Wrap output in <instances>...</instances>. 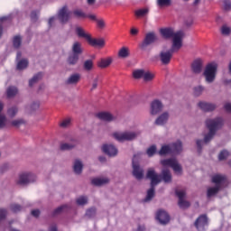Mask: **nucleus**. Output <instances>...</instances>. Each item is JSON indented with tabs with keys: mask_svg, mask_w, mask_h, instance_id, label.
<instances>
[{
	"mask_svg": "<svg viewBox=\"0 0 231 231\" xmlns=\"http://www.w3.org/2000/svg\"><path fill=\"white\" fill-rule=\"evenodd\" d=\"M206 125L209 132L204 136V140H196V146L199 154H201L203 145L210 143V141L214 138V136H216V133H217V131L223 127V118L217 117L214 119H208L206 121Z\"/></svg>",
	"mask_w": 231,
	"mask_h": 231,
	"instance_id": "nucleus-1",
	"label": "nucleus"
},
{
	"mask_svg": "<svg viewBox=\"0 0 231 231\" xmlns=\"http://www.w3.org/2000/svg\"><path fill=\"white\" fill-rule=\"evenodd\" d=\"M160 34L162 39L169 41L172 39V43L177 42L179 46H183V39H185V32L183 31L174 32L172 27H164L160 29Z\"/></svg>",
	"mask_w": 231,
	"mask_h": 231,
	"instance_id": "nucleus-2",
	"label": "nucleus"
},
{
	"mask_svg": "<svg viewBox=\"0 0 231 231\" xmlns=\"http://www.w3.org/2000/svg\"><path fill=\"white\" fill-rule=\"evenodd\" d=\"M146 178L151 180L150 189L147 190L146 197L143 199L144 203H149V201H152V199L156 195V185L162 183V180L158 179V173L154 169L148 170L146 173Z\"/></svg>",
	"mask_w": 231,
	"mask_h": 231,
	"instance_id": "nucleus-3",
	"label": "nucleus"
},
{
	"mask_svg": "<svg viewBox=\"0 0 231 231\" xmlns=\"http://www.w3.org/2000/svg\"><path fill=\"white\" fill-rule=\"evenodd\" d=\"M82 53H84L82 43L79 42H74L71 47V52L69 53L67 58V64L69 66H77Z\"/></svg>",
	"mask_w": 231,
	"mask_h": 231,
	"instance_id": "nucleus-4",
	"label": "nucleus"
},
{
	"mask_svg": "<svg viewBox=\"0 0 231 231\" xmlns=\"http://www.w3.org/2000/svg\"><path fill=\"white\" fill-rule=\"evenodd\" d=\"M181 46L178 44L177 42H174L173 44H171V48L168 51H162L159 54V59L163 64V66H167L171 64V60L172 59V55H174L175 51H180L181 50Z\"/></svg>",
	"mask_w": 231,
	"mask_h": 231,
	"instance_id": "nucleus-5",
	"label": "nucleus"
},
{
	"mask_svg": "<svg viewBox=\"0 0 231 231\" xmlns=\"http://www.w3.org/2000/svg\"><path fill=\"white\" fill-rule=\"evenodd\" d=\"M217 75V63L211 62L208 63L203 72V77L208 84H212L216 80V76Z\"/></svg>",
	"mask_w": 231,
	"mask_h": 231,
	"instance_id": "nucleus-6",
	"label": "nucleus"
},
{
	"mask_svg": "<svg viewBox=\"0 0 231 231\" xmlns=\"http://www.w3.org/2000/svg\"><path fill=\"white\" fill-rule=\"evenodd\" d=\"M35 181H37V176L32 172L25 171L19 175L16 185L19 187H28L30 183H35Z\"/></svg>",
	"mask_w": 231,
	"mask_h": 231,
	"instance_id": "nucleus-7",
	"label": "nucleus"
},
{
	"mask_svg": "<svg viewBox=\"0 0 231 231\" xmlns=\"http://www.w3.org/2000/svg\"><path fill=\"white\" fill-rule=\"evenodd\" d=\"M158 41H160V38L158 37V35H156L155 32H148L145 34V37L141 42V44L139 45V48L143 51H145L148 46H151V44H154V42H158Z\"/></svg>",
	"mask_w": 231,
	"mask_h": 231,
	"instance_id": "nucleus-8",
	"label": "nucleus"
},
{
	"mask_svg": "<svg viewBox=\"0 0 231 231\" xmlns=\"http://www.w3.org/2000/svg\"><path fill=\"white\" fill-rule=\"evenodd\" d=\"M113 138L117 142H131L133 140H136L138 134L134 132H116L112 134Z\"/></svg>",
	"mask_w": 231,
	"mask_h": 231,
	"instance_id": "nucleus-9",
	"label": "nucleus"
},
{
	"mask_svg": "<svg viewBox=\"0 0 231 231\" xmlns=\"http://www.w3.org/2000/svg\"><path fill=\"white\" fill-rule=\"evenodd\" d=\"M155 219L165 226V225H169L171 223V215L165 209H158L155 214Z\"/></svg>",
	"mask_w": 231,
	"mask_h": 231,
	"instance_id": "nucleus-10",
	"label": "nucleus"
},
{
	"mask_svg": "<svg viewBox=\"0 0 231 231\" xmlns=\"http://www.w3.org/2000/svg\"><path fill=\"white\" fill-rule=\"evenodd\" d=\"M70 12L68 10V5H64L58 12V19L60 24H68L70 19Z\"/></svg>",
	"mask_w": 231,
	"mask_h": 231,
	"instance_id": "nucleus-11",
	"label": "nucleus"
},
{
	"mask_svg": "<svg viewBox=\"0 0 231 231\" xmlns=\"http://www.w3.org/2000/svg\"><path fill=\"white\" fill-rule=\"evenodd\" d=\"M132 174L136 180H143V168L140 166V162L135 159H133L132 161Z\"/></svg>",
	"mask_w": 231,
	"mask_h": 231,
	"instance_id": "nucleus-12",
	"label": "nucleus"
},
{
	"mask_svg": "<svg viewBox=\"0 0 231 231\" xmlns=\"http://www.w3.org/2000/svg\"><path fill=\"white\" fill-rule=\"evenodd\" d=\"M158 180H162L164 183H172V173L168 167H164L161 171V174L158 175Z\"/></svg>",
	"mask_w": 231,
	"mask_h": 231,
	"instance_id": "nucleus-13",
	"label": "nucleus"
},
{
	"mask_svg": "<svg viewBox=\"0 0 231 231\" xmlns=\"http://www.w3.org/2000/svg\"><path fill=\"white\" fill-rule=\"evenodd\" d=\"M208 226V217L207 215H200L194 222V226L197 230H204L205 226Z\"/></svg>",
	"mask_w": 231,
	"mask_h": 231,
	"instance_id": "nucleus-14",
	"label": "nucleus"
},
{
	"mask_svg": "<svg viewBox=\"0 0 231 231\" xmlns=\"http://www.w3.org/2000/svg\"><path fill=\"white\" fill-rule=\"evenodd\" d=\"M198 106L201 111H204V113H212V111L217 109V105L207 101H200Z\"/></svg>",
	"mask_w": 231,
	"mask_h": 231,
	"instance_id": "nucleus-15",
	"label": "nucleus"
},
{
	"mask_svg": "<svg viewBox=\"0 0 231 231\" xmlns=\"http://www.w3.org/2000/svg\"><path fill=\"white\" fill-rule=\"evenodd\" d=\"M212 183H215V187H218L221 189L227 183L226 176L222 175V174L213 175L212 176Z\"/></svg>",
	"mask_w": 231,
	"mask_h": 231,
	"instance_id": "nucleus-16",
	"label": "nucleus"
},
{
	"mask_svg": "<svg viewBox=\"0 0 231 231\" xmlns=\"http://www.w3.org/2000/svg\"><path fill=\"white\" fill-rule=\"evenodd\" d=\"M163 111V104L162 101L155 99L151 103V108L150 113L152 115V116H155V115H158L159 113H162Z\"/></svg>",
	"mask_w": 231,
	"mask_h": 231,
	"instance_id": "nucleus-17",
	"label": "nucleus"
},
{
	"mask_svg": "<svg viewBox=\"0 0 231 231\" xmlns=\"http://www.w3.org/2000/svg\"><path fill=\"white\" fill-rule=\"evenodd\" d=\"M102 151L105 154L110 156V158H113L118 154V149L113 144H104L102 146Z\"/></svg>",
	"mask_w": 231,
	"mask_h": 231,
	"instance_id": "nucleus-18",
	"label": "nucleus"
},
{
	"mask_svg": "<svg viewBox=\"0 0 231 231\" xmlns=\"http://www.w3.org/2000/svg\"><path fill=\"white\" fill-rule=\"evenodd\" d=\"M41 107V102L39 101H32L25 106V113L27 115H33L36 111H39Z\"/></svg>",
	"mask_w": 231,
	"mask_h": 231,
	"instance_id": "nucleus-19",
	"label": "nucleus"
},
{
	"mask_svg": "<svg viewBox=\"0 0 231 231\" xmlns=\"http://www.w3.org/2000/svg\"><path fill=\"white\" fill-rule=\"evenodd\" d=\"M81 75L79 73L71 74L66 80V86H77L80 82Z\"/></svg>",
	"mask_w": 231,
	"mask_h": 231,
	"instance_id": "nucleus-20",
	"label": "nucleus"
},
{
	"mask_svg": "<svg viewBox=\"0 0 231 231\" xmlns=\"http://www.w3.org/2000/svg\"><path fill=\"white\" fill-rule=\"evenodd\" d=\"M191 71L194 75H199L203 71V60L198 59L191 63Z\"/></svg>",
	"mask_w": 231,
	"mask_h": 231,
	"instance_id": "nucleus-21",
	"label": "nucleus"
},
{
	"mask_svg": "<svg viewBox=\"0 0 231 231\" xmlns=\"http://www.w3.org/2000/svg\"><path fill=\"white\" fill-rule=\"evenodd\" d=\"M97 116L99 118V120H103V122H115L117 118L116 116H114L108 112H100L97 114Z\"/></svg>",
	"mask_w": 231,
	"mask_h": 231,
	"instance_id": "nucleus-22",
	"label": "nucleus"
},
{
	"mask_svg": "<svg viewBox=\"0 0 231 231\" xmlns=\"http://www.w3.org/2000/svg\"><path fill=\"white\" fill-rule=\"evenodd\" d=\"M109 181V178L107 177L94 178L91 180V184L94 185V187H104V185H107Z\"/></svg>",
	"mask_w": 231,
	"mask_h": 231,
	"instance_id": "nucleus-23",
	"label": "nucleus"
},
{
	"mask_svg": "<svg viewBox=\"0 0 231 231\" xmlns=\"http://www.w3.org/2000/svg\"><path fill=\"white\" fill-rule=\"evenodd\" d=\"M169 112H164L161 114L155 120V125H165L169 122Z\"/></svg>",
	"mask_w": 231,
	"mask_h": 231,
	"instance_id": "nucleus-24",
	"label": "nucleus"
},
{
	"mask_svg": "<svg viewBox=\"0 0 231 231\" xmlns=\"http://www.w3.org/2000/svg\"><path fill=\"white\" fill-rule=\"evenodd\" d=\"M79 143L73 139L71 143H63L60 145V151H73Z\"/></svg>",
	"mask_w": 231,
	"mask_h": 231,
	"instance_id": "nucleus-25",
	"label": "nucleus"
},
{
	"mask_svg": "<svg viewBox=\"0 0 231 231\" xmlns=\"http://www.w3.org/2000/svg\"><path fill=\"white\" fill-rule=\"evenodd\" d=\"M171 150V154H180L183 151V144L181 143V141H177L176 143H173L171 145H170Z\"/></svg>",
	"mask_w": 231,
	"mask_h": 231,
	"instance_id": "nucleus-26",
	"label": "nucleus"
},
{
	"mask_svg": "<svg viewBox=\"0 0 231 231\" xmlns=\"http://www.w3.org/2000/svg\"><path fill=\"white\" fill-rule=\"evenodd\" d=\"M88 44H90V46H94V47H98V48H104V46H106V41H104V39H95L92 38L90 36V38L88 39Z\"/></svg>",
	"mask_w": 231,
	"mask_h": 231,
	"instance_id": "nucleus-27",
	"label": "nucleus"
},
{
	"mask_svg": "<svg viewBox=\"0 0 231 231\" xmlns=\"http://www.w3.org/2000/svg\"><path fill=\"white\" fill-rule=\"evenodd\" d=\"M69 210H71V207L69 206V204H64V205L58 207L56 209H54L52 212V216L53 217L59 216V215L62 214V212H68Z\"/></svg>",
	"mask_w": 231,
	"mask_h": 231,
	"instance_id": "nucleus-28",
	"label": "nucleus"
},
{
	"mask_svg": "<svg viewBox=\"0 0 231 231\" xmlns=\"http://www.w3.org/2000/svg\"><path fill=\"white\" fill-rule=\"evenodd\" d=\"M75 32L78 37H79L80 39H86L87 42H88L91 38V34L86 32L84 28L82 27H76Z\"/></svg>",
	"mask_w": 231,
	"mask_h": 231,
	"instance_id": "nucleus-29",
	"label": "nucleus"
},
{
	"mask_svg": "<svg viewBox=\"0 0 231 231\" xmlns=\"http://www.w3.org/2000/svg\"><path fill=\"white\" fill-rule=\"evenodd\" d=\"M42 77H44V73L42 72H38L34 74L33 77L31 79H29V88H33V86H35L37 82L42 80Z\"/></svg>",
	"mask_w": 231,
	"mask_h": 231,
	"instance_id": "nucleus-30",
	"label": "nucleus"
},
{
	"mask_svg": "<svg viewBox=\"0 0 231 231\" xmlns=\"http://www.w3.org/2000/svg\"><path fill=\"white\" fill-rule=\"evenodd\" d=\"M83 169H84V164H82V161L76 160L73 164V171L75 174H77L78 176H80V174H82Z\"/></svg>",
	"mask_w": 231,
	"mask_h": 231,
	"instance_id": "nucleus-31",
	"label": "nucleus"
},
{
	"mask_svg": "<svg viewBox=\"0 0 231 231\" xmlns=\"http://www.w3.org/2000/svg\"><path fill=\"white\" fill-rule=\"evenodd\" d=\"M17 93H19V88L15 86H10L6 89L7 98H15V97H17Z\"/></svg>",
	"mask_w": 231,
	"mask_h": 231,
	"instance_id": "nucleus-32",
	"label": "nucleus"
},
{
	"mask_svg": "<svg viewBox=\"0 0 231 231\" xmlns=\"http://www.w3.org/2000/svg\"><path fill=\"white\" fill-rule=\"evenodd\" d=\"M219 190H221V188H219V186L208 188L207 190L208 199H210V198H214V196H217V194H219Z\"/></svg>",
	"mask_w": 231,
	"mask_h": 231,
	"instance_id": "nucleus-33",
	"label": "nucleus"
},
{
	"mask_svg": "<svg viewBox=\"0 0 231 231\" xmlns=\"http://www.w3.org/2000/svg\"><path fill=\"white\" fill-rule=\"evenodd\" d=\"M84 217L87 219H94V217H97V208L91 207L87 208Z\"/></svg>",
	"mask_w": 231,
	"mask_h": 231,
	"instance_id": "nucleus-34",
	"label": "nucleus"
},
{
	"mask_svg": "<svg viewBox=\"0 0 231 231\" xmlns=\"http://www.w3.org/2000/svg\"><path fill=\"white\" fill-rule=\"evenodd\" d=\"M17 113H19V106H12L7 108V116L9 118H15L17 116Z\"/></svg>",
	"mask_w": 231,
	"mask_h": 231,
	"instance_id": "nucleus-35",
	"label": "nucleus"
},
{
	"mask_svg": "<svg viewBox=\"0 0 231 231\" xmlns=\"http://www.w3.org/2000/svg\"><path fill=\"white\" fill-rule=\"evenodd\" d=\"M176 162H178L176 158L163 159L161 161V165H162L163 168L171 167L172 169Z\"/></svg>",
	"mask_w": 231,
	"mask_h": 231,
	"instance_id": "nucleus-36",
	"label": "nucleus"
},
{
	"mask_svg": "<svg viewBox=\"0 0 231 231\" xmlns=\"http://www.w3.org/2000/svg\"><path fill=\"white\" fill-rule=\"evenodd\" d=\"M29 64L30 62L28 61V59L20 60L17 62L16 69H18V71H23V69H26V68H28Z\"/></svg>",
	"mask_w": 231,
	"mask_h": 231,
	"instance_id": "nucleus-37",
	"label": "nucleus"
},
{
	"mask_svg": "<svg viewBox=\"0 0 231 231\" xmlns=\"http://www.w3.org/2000/svg\"><path fill=\"white\" fill-rule=\"evenodd\" d=\"M89 203V199L88 196H79L78 199H76V204L78 207H86Z\"/></svg>",
	"mask_w": 231,
	"mask_h": 231,
	"instance_id": "nucleus-38",
	"label": "nucleus"
},
{
	"mask_svg": "<svg viewBox=\"0 0 231 231\" xmlns=\"http://www.w3.org/2000/svg\"><path fill=\"white\" fill-rule=\"evenodd\" d=\"M23 44V37L20 34L14 36L13 46L15 50H19Z\"/></svg>",
	"mask_w": 231,
	"mask_h": 231,
	"instance_id": "nucleus-39",
	"label": "nucleus"
},
{
	"mask_svg": "<svg viewBox=\"0 0 231 231\" xmlns=\"http://www.w3.org/2000/svg\"><path fill=\"white\" fill-rule=\"evenodd\" d=\"M159 156H167V154H172L171 145H162L158 152Z\"/></svg>",
	"mask_w": 231,
	"mask_h": 231,
	"instance_id": "nucleus-40",
	"label": "nucleus"
},
{
	"mask_svg": "<svg viewBox=\"0 0 231 231\" xmlns=\"http://www.w3.org/2000/svg\"><path fill=\"white\" fill-rule=\"evenodd\" d=\"M113 63L112 58H107L106 60L102 59L99 62H97L98 68H108Z\"/></svg>",
	"mask_w": 231,
	"mask_h": 231,
	"instance_id": "nucleus-41",
	"label": "nucleus"
},
{
	"mask_svg": "<svg viewBox=\"0 0 231 231\" xmlns=\"http://www.w3.org/2000/svg\"><path fill=\"white\" fill-rule=\"evenodd\" d=\"M118 57L120 59H127L129 57V49L127 47H123L118 51Z\"/></svg>",
	"mask_w": 231,
	"mask_h": 231,
	"instance_id": "nucleus-42",
	"label": "nucleus"
},
{
	"mask_svg": "<svg viewBox=\"0 0 231 231\" xmlns=\"http://www.w3.org/2000/svg\"><path fill=\"white\" fill-rule=\"evenodd\" d=\"M171 169H173V171H174L175 174H177V176H181V174H183V168L178 162V161H176L175 164H173V167H171Z\"/></svg>",
	"mask_w": 231,
	"mask_h": 231,
	"instance_id": "nucleus-43",
	"label": "nucleus"
},
{
	"mask_svg": "<svg viewBox=\"0 0 231 231\" xmlns=\"http://www.w3.org/2000/svg\"><path fill=\"white\" fill-rule=\"evenodd\" d=\"M220 32L226 37H228L231 34V27L226 24H223L220 28Z\"/></svg>",
	"mask_w": 231,
	"mask_h": 231,
	"instance_id": "nucleus-44",
	"label": "nucleus"
},
{
	"mask_svg": "<svg viewBox=\"0 0 231 231\" xmlns=\"http://www.w3.org/2000/svg\"><path fill=\"white\" fill-rule=\"evenodd\" d=\"M171 5H172V0H157V5L159 8L171 6Z\"/></svg>",
	"mask_w": 231,
	"mask_h": 231,
	"instance_id": "nucleus-45",
	"label": "nucleus"
},
{
	"mask_svg": "<svg viewBox=\"0 0 231 231\" xmlns=\"http://www.w3.org/2000/svg\"><path fill=\"white\" fill-rule=\"evenodd\" d=\"M83 69L85 71H91L93 69V60H87L83 63Z\"/></svg>",
	"mask_w": 231,
	"mask_h": 231,
	"instance_id": "nucleus-46",
	"label": "nucleus"
},
{
	"mask_svg": "<svg viewBox=\"0 0 231 231\" xmlns=\"http://www.w3.org/2000/svg\"><path fill=\"white\" fill-rule=\"evenodd\" d=\"M203 91H205V87L203 86H198L193 88L195 97H201V95H203Z\"/></svg>",
	"mask_w": 231,
	"mask_h": 231,
	"instance_id": "nucleus-47",
	"label": "nucleus"
},
{
	"mask_svg": "<svg viewBox=\"0 0 231 231\" xmlns=\"http://www.w3.org/2000/svg\"><path fill=\"white\" fill-rule=\"evenodd\" d=\"M156 151H157L156 144H152L147 149L146 154L149 156V158H152V156L155 155Z\"/></svg>",
	"mask_w": 231,
	"mask_h": 231,
	"instance_id": "nucleus-48",
	"label": "nucleus"
},
{
	"mask_svg": "<svg viewBox=\"0 0 231 231\" xmlns=\"http://www.w3.org/2000/svg\"><path fill=\"white\" fill-rule=\"evenodd\" d=\"M23 124H26V121H24V119H23V118L13 120L11 122V125L13 127H21V125H23Z\"/></svg>",
	"mask_w": 231,
	"mask_h": 231,
	"instance_id": "nucleus-49",
	"label": "nucleus"
},
{
	"mask_svg": "<svg viewBox=\"0 0 231 231\" xmlns=\"http://www.w3.org/2000/svg\"><path fill=\"white\" fill-rule=\"evenodd\" d=\"M149 14V8L139 9L135 11L136 17H145Z\"/></svg>",
	"mask_w": 231,
	"mask_h": 231,
	"instance_id": "nucleus-50",
	"label": "nucleus"
},
{
	"mask_svg": "<svg viewBox=\"0 0 231 231\" xmlns=\"http://www.w3.org/2000/svg\"><path fill=\"white\" fill-rule=\"evenodd\" d=\"M178 205H179L180 208L185 209V208H189V207H190V202H189L185 199H182L179 200Z\"/></svg>",
	"mask_w": 231,
	"mask_h": 231,
	"instance_id": "nucleus-51",
	"label": "nucleus"
},
{
	"mask_svg": "<svg viewBox=\"0 0 231 231\" xmlns=\"http://www.w3.org/2000/svg\"><path fill=\"white\" fill-rule=\"evenodd\" d=\"M10 210L14 212V214H17V212H21L23 210V206L19 204H11L10 205Z\"/></svg>",
	"mask_w": 231,
	"mask_h": 231,
	"instance_id": "nucleus-52",
	"label": "nucleus"
},
{
	"mask_svg": "<svg viewBox=\"0 0 231 231\" xmlns=\"http://www.w3.org/2000/svg\"><path fill=\"white\" fill-rule=\"evenodd\" d=\"M228 156H230V152H228L226 150H223L218 154V160L219 162H223L224 160H226Z\"/></svg>",
	"mask_w": 231,
	"mask_h": 231,
	"instance_id": "nucleus-53",
	"label": "nucleus"
},
{
	"mask_svg": "<svg viewBox=\"0 0 231 231\" xmlns=\"http://www.w3.org/2000/svg\"><path fill=\"white\" fill-rule=\"evenodd\" d=\"M144 74H145L144 69H137V70H134L133 73L134 79H143Z\"/></svg>",
	"mask_w": 231,
	"mask_h": 231,
	"instance_id": "nucleus-54",
	"label": "nucleus"
},
{
	"mask_svg": "<svg viewBox=\"0 0 231 231\" xmlns=\"http://www.w3.org/2000/svg\"><path fill=\"white\" fill-rule=\"evenodd\" d=\"M143 80L144 82H151L152 79H154V74L149 72V71H144V76H143Z\"/></svg>",
	"mask_w": 231,
	"mask_h": 231,
	"instance_id": "nucleus-55",
	"label": "nucleus"
},
{
	"mask_svg": "<svg viewBox=\"0 0 231 231\" xmlns=\"http://www.w3.org/2000/svg\"><path fill=\"white\" fill-rule=\"evenodd\" d=\"M98 82H100V77L97 76L92 80V88H90V91H95V89H97V88H98Z\"/></svg>",
	"mask_w": 231,
	"mask_h": 231,
	"instance_id": "nucleus-56",
	"label": "nucleus"
},
{
	"mask_svg": "<svg viewBox=\"0 0 231 231\" xmlns=\"http://www.w3.org/2000/svg\"><path fill=\"white\" fill-rule=\"evenodd\" d=\"M69 125H71V118H66L60 124V126H61L63 129L69 127Z\"/></svg>",
	"mask_w": 231,
	"mask_h": 231,
	"instance_id": "nucleus-57",
	"label": "nucleus"
},
{
	"mask_svg": "<svg viewBox=\"0 0 231 231\" xmlns=\"http://www.w3.org/2000/svg\"><path fill=\"white\" fill-rule=\"evenodd\" d=\"M73 14L75 17H81L82 19H86L88 17V14L82 12V10H75Z\"/></svg>",
	"mask_w": 231,
	"mask_h": 231,
	"instance_id": "nucleus-58",
	"label": "nucleus"
},
{
	"mask_svg": "<svg viewBox=\"0 0 231 231\" xmlns=\"http://www.w3.org/2000/svg\"><path fill=\"white\" fill-rule=\"evenodd\" d=\"M177 198H179V200L185 199V196H187V193L185 190H176L175 191Z\"/></svg>",
	"mask_w": 231,
	"mask_h": 231,
	"instance_id": "nucleus-59",
	"label": "nucleus"
},
{
	"mask_svg": "<svg viewBox=\"0 0 231 231\" xmlns=\"http://www.w3.org/2000/svg\"><path fill=\"white\" fill-rule=\"evenodd\" d=\"M8 211L5 208H0V223L1 221L6 219Z\"/></svg>",
	"mask_w": 231,
	"mask_h": 231,
	"instance_id": "nucleus-60",
	"label": "nucleus"
},
{
	"mask_svg": "<svg viewBox=\"0 0 231 231\" xmlns=\"http://www.w3.org/2000/svg\"><path fill=\"white\" fill-rule=\"evenodd\" d=\"M6 127V116H0V129Z\"/></svg>",
	"mask_w": 231,
	"mask_h": 231,
	"instance_id": "nucleus-61",
	"label": "nucleus"
},
{
	"mask_svg": "<svg viewBox=\"0 0 231 231\" xmlns=\"http://www.w3.org/2000/svg\"><path fill=\"white\" fill-rule=\"evenodd\" d=\"M224 10H226V12H230V10H231L230 0H224Z\"/></svg>",
	"mask_w": 231,
	"mask_h": 231,
	"instance_id": "nucleus-62",
	"label": "nucleus"
},
{
	"mask_svg": "<svg viewBox=\"0 0 231 231\" xmlns=\"http://www.w3.org/2000/svg\"><path fill=\"white\" fill-rule=\"evenodd\" d=\"M96 23L97 24V28L100 30H104V28H106V22L103 19L97 20Z\"/></svg>",
	"mask_w": 231,
	"mask_h": 231,
	"instance_id": "nucleus-63",
	"label": "nucleus"
},
{
	"mask_svg": "<svg viewBox=\"0 0 231 231\" xmlns=\"http://www.w3.org/2000/svg\"><path fill=\"white\" fill-rule=\"evenodd\" d=\"M8 169H10V165H8V163L3 164L2 166H0V173L4 174V172H6Z\"/></svg>",
	"mask_w": 231,
	"mask_h": 231,
	"instance_id": "nucleus-64",
	"label": "nucleus"
}]
</instances>
